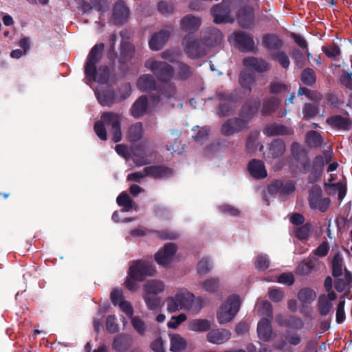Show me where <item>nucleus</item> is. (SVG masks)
Wrapping results in <instances>:
<instances>
[{
	"label": "nucleus",
	"mask_w": 352,
	"mask_h": 352,
	"mask_svg": "<svg viewBox=\"0 0 352 352\" xmlns=\"http://www.w3.org/2000/svg\"><path fill=\"white\" fill-rule=\"evenodd\" d=\"M170 36L168 30H162L154 33L148 41V45L151 50L159 51L163 48Z\"/></svg>",
	"instance_id": "nucleus-19"
},
{
	"label": "nucleus",
	"mask_w": 352,
	"mask_h": 352,
	"mask_svg": "<svg viewBox=\"0 0 352 352\" xmlns=\"http://www.w3.org/2000/svg\"><path fill=\"white\" fill-rule=\"evenodd\" d=\"M260 107V100L258 98H250L246 100L243 105L240 116L242 119L247 121V124L250 119H251L257 112Z\"/></svg>",
	"instance_id": "nucleus-17"
},
{
	"label": "nucleus",
	"mask_w": 352,
	"mask_h": 352,
	"mask_svg": "<svg viewBox=\"0 0 352 352\" xmlns=\"http://www.w3.org/2000/svg\"><path fill=\"white\" fill-rule=\"evenodd\" d=\"M306 142L309 146L318 148L322 144V138L318 132L309 131L306 134Z\"/></svg>",
	"instance_id": "nucleus-48"
},
{
	"label": "nucleus",
	"mask_w": 352,
	"mask_h": 352,
	"mask_svg": "<svg viewBox=\"0 0 352 352\" xmlns=\"http://www.w3.org/2000/svg\"><path fill=\"white\" fill-rule=\"evenodd\" d=\"M143 298L150 310H157L160 307L161 298L157 295L144 294Z\"/></svg>",
	"instance_id": "nucleus-52"
},
{
	"label": "nucleus",
	"mask_w": 352,
	"mask_h": 352,
	"mask_svg": "<svg viewBox=\"0 0 352 352\" xmlns=\"http://www.w3.org/2000/svg\"><path fill=\"white\" fill-rule=\"evenodd\" d=\"M183 42L184 52L190 58H201L207 54V48L205 44H204L202 38L199 41L188 34L184 36Z\"/></svg>",
	"instance_id": "nucleus-5"
},
{
	"label": "nucleus",
	"mask_w": 352,
	"mask_h": 352,
	"mask_svg": "<svg viewBox=\"0 0 352 352\" xmlns=\"http://www.w3.org/2000/svg\"><path fill=\"white\" fill-rule=\"evenodd\" d=\"M143 127L141 122L131 124L128 129L127 137L129 142H135L142 137Z\"/></svg>",
	"instance_id": "nucleus-45"
},
{
	"label": "nucleus",
	"mask_w": 352,
	"mask_h": 352,
	"mask_svg": "<svg viewBox=\"0 0 352 352\" xmlns=\"http://www.w3.org/2000/svg\"><path fill=\"white\" fill-rule=\"evenodd\" d=\"M247 125V121L241 118H230L222 124L221 133L226 136H230L242 131Z\"/></svg>",
	"instance_id": "nucleus-12"
},
{
	"label": "nucleus",
	"mask_w": 352,
	"mask_h": 352,
	"mask_svg": "<svg viewBox=\"0 0 352 352\" xmlns=\"http://www.w3.org/2000/svg\"><path fill=\"white\" fill-rule=\"evenodd\" d=\"M98 102L103 107H111L116 102V93L112 89L96 93Z\"/></svg>",
	"instance_id": "nucleus-35"
},
{
	"label": "nucleus",
	"mask_w": 352,
	"mask_h": 352,
	"mask_svg": "<svg viewBox=\"0 0 352 352\" xmlns=\"http://www.w3.org/2000/svg\"><path fill=\"white\" fill-rule=\"evenodd\" d=\"M300 80L307 86H313L316 82V76L314 70L307 67L301 73Z\"/></svg>",
	"instance_id": "nucleus-47"
},
{
	"label": "nucleus",
	"mask_w": 352,
	"mask_h": 352,
	"mask_svg": "<svg viewBox=\"0 0 352 352\" xmlns=\"http://www.w3.org/2000/svg\"><path fill=\"white\" fill-rule=\"evenodd\" d=\"M231 0H222L221 3L214 5L210 10L214 22L217 24L230 21Z\"/></svg>",
	"instance_id": "nucleus-10"
},
{
	"label": "nucleus",
	"mask_w": 352,
	"mask_h": 352,
	"mask_svg": "<svg viewBox=\"0 0 352 352\" xmlns=\"http://www.w3.org/2000/svg\"><path fill=\"white\" fill-rule=\"evenodd\" d=\"M272 58L278 62L283 68L287 69L290 65V60L287 53L283 50H280L276 53L271 54Z\"/></svg>",
	"instance_id": "nucleus-50"
},
{
	"label": "nucleus",
	"mask_w": 352,
	"mask_h": 352,
	"mask_svg": "<svg viewBox=\"0 0 352 352\" xmlns=\"http://www.w3.org/2000/svg\"><path fill=\"white\" fill-rule=\"evenodd\" d=\"M340 83L346 88L352 91V72L343 69L340 78Z\"/></svg>",
	"instance_id": "nucleus-64"
},
{
	"label": "nucleus",
	"mask_w": 352,
	"mask_h": 352,
	"mask_svg": "<svg viewBox=\"0 0 352 352\" xmlns=\"http://www.w3.org/2000/svg\"><path fill=\"white\" fill-rule=\"evenodd\" d=\"M261 315L265 316L266 318L272 320L273 317V309L271 303L267 300L263 301L258 309Z\"/></svg>",
	"instance_id": "nucleus-63"
},
{
	"label": "nucleus",
	"mask_w": 352,
	"mask_h": 352,
	"mask_svg": "<svg viewBox=\"0 0 352 352\" xmlns=\"http://www.w3.org/2000/svg\"><path fill=\"white\" fill-rule=\"evenodd\" d=\"M298 94L299 96L305 95L309 100H311L314 102H319L322 99V95L320 93L315 90H311L305 87H299Z\"/></svg>",
	"instance_id": "nucleus-53"
},
{
	"label": "nucleus",
	"mask_w": 352,
	"mask_h": 352,
	"mask_svg": "<svg viewBox=\"0 0 352 352\" xmlns=\"http://www.w3.org/2000/svg\"><path fill=\"white\" fill-rule=\"evenodd\" d=\"M86 77L93 81L107 84L110 77V69L107 65H101L98 68L95 66L93 74H85Z\"/></svg>",
	"instance_id": "nucleus-30"
},
{
	"label": "nucleus",
	"mask_w": 352,
	"mask_h": 352,
	"mask_svg": "<svg viewBox=\"0 0 352 352\" xmlns=\"http://www.w3.org/2000/svg\"><path fill=\"white\" fill-rule=\"evenodd\" d=\"M291 153L294 159L297 162H299L302 157L306 155L305 148L296 142H294L291 145Z\"/></svg>",
	"instance_id": "nucleus-59"
},
{
	"label": "nucleus",
	"mask_w": 352,
	"mask_h": 352,
	"mask_svg": "<svg viewBox=\"0 0 352 352\" xmlns=\"http://www.w3.org/2000/svg\"><path fill=\"white\" fill-rule=\"evenodd\" d=\"M243 64L246 67H252L259 73L267 72L270 68V64L264 59L256 57H247L243 60Z\"/></svg>",
	"instance_id": "nucleus-29"
},
{
	"label": "nucleus",
	"mask_w": 352,
	"mask_h": 352,
	"mask_svg": "<svg viewBox=\"0 0 352 352\" xmlns=\"http://www.w3.org/2000/svg\"><path fill=\"white\" fill-rule=\"evenodd\" d=\"M316 297V292L308 287L301 289L298 293V298L302 303H311Z\"/></svg>",
	"instance_id": "nucleus-49"
},
{
	"label": "nucleus",
	"mask_w": 352,
	"mask_h": 352,
	"mask_svg": "<svg viewBox=\"0 0 352 352\" xmlns=\"http://www.w3.org/2000/svg\"><path fill=\"white\" fill-rule=\"evenodd\" d=\"M156 273L153 263L148 261H133L129 266L128 276L138 282L143 281L147 276H153Z\"/></svg>",
	"instance_id": "nucleus-3"
},
{
	"label": "nucleus",
	"mask_w": 352,
	"mask_h": 352,
	"mask_svg": "<svg viewBox=\"0 0 352 352\" xmlns=\"http://www.w3.org/2000/svg\"><path fill=\"white\" fill-rule=\"evenodd\" d=\"M145 67L151 70L162 82H169L174 76L173 66L166 62L151 58L146 61Z\"/></svg>",
	"instance_id": "nucleus-4"
},
{
	"label": "nucleus",
	"mask_w": 352,
	"mask_h": 352,
	"mask_svg": "<svg viewBox=\"0 0 352 352\" xmlns=\"http://www.w3.org/2000/svg\"><path fill=\"white\" fill-rule=\"evenodd\" d=\"M201 38L206 48L214 47L221 43L223 38V34L217 28H211L205 32Z\"/></svg>",
	"instance_id": "nucleus-22"
},
{
	"label": "nucleus",
	"mask_w": 352,
	"mask_h": 352,
	"mask_svg": "<svg viewBox=\"0 0 352 352\" xmlns=\"http://www.w3.org/2000/svg\"><path fill=\"white\" fill-rule=\"evenodd\" d=\"M220 100L218 115L219 116H228L231 114L236 104L240 100V96L236 91L232 92H219L217 94Z\"/></svg>",
	"instance_id": "nucleus-6"
},
{
	"label": "nucleus",
	"mask_w": 352,
	"mask_h": 352,
	"mask_svg": "<svg viewBox=\"0 0 352 352\" xmlns=\"http://www.w3.org/2000/svg\"><path fill=\"white\" fill-rule=\"evenodd\" d=\"M135 52V47L129 42H124L121 45L120 56L118 59V63L120 65V69L123 65H126L133 57Z\"/></svg>",
	"instance_id": "nucleus-33"
},
{
	"label": "nucleus",
	"mask_w": 352,
	"mask_h": 352,
	"mask_svg": "<svg viewBox=\"0 0 352 352\" xmlns=\"http://www.w3.org/2000/svg\"><path fill=\"white\" fill-rule=\"evenodd\" d=\"M211 327V322L207 319H192L188 322V329L196 332H206Z\"/></svg>",
	"instance_id": "nucleus-39"
},
{
	"label": "nucleus",
	"mask_w": 352,
	"mask_h": 352,
	"mask_svg": "<svg viewBox=\"0 0 352 352\" xmlns=\"http://www.w3.org/2000/svg\"><path fill=\"white\" fill-rule=\"evenodd\" d=\"M342 257L339 253L334 255L332 261V275L337 278L342 274Z\"/></svg>",
	"instance_id": "nucleus-51"
},
{
	"label": "nucleus",
	"mask_w": 352,
	"mask_h": 352,
	"mask_svg": "<svg viewBox=\"0 0 352 352\" xmlns=\"http://www.w3.org/2000/svg\"><path fill=\"white\" fill-rule=\"evenodd\" d=\"M177 250V247L175 243H167L155 254V259L159 265H168Z\"/></svg>",
	"instance_id": "nucleus-15"
},
{
	"label": "nucleus",
	"mask_w": 352,
	"mask_h": 352,
	"mask_svg": "<svg viewBox=\"0 0 352 352\" xmlns=\"http://www.w3.org/2000/svg\"><path fill=\"white\" fill-rule=\"evenodd\" d=\"M101 119L103 120L104 124L109 128L112 135V140L114 142H120L122 137L121 131V115L111 111H107L102 114Z\"/></svg>",
	"instance_id": "nucleus-8"
},
{
	"label": "nucleus",
	"mask_w": 352,
	"mask_h": 352,
	"mask_svg": "<svg viewBox=\"0 0 352 352\" xmlns=\"http://www.w3.org/2000/svg\"><path fill=\"white\" fill-rule=\"evenodd\" d=\"M326 122L332 128L338 130L349 131L352 127V121L349 118H345L340 115L331 116L328 118Z\"/></svg>",
	"instance_id": "nucleus-27"
},
{
	"label": "nucleus",
	"mask_w": 352,
	"mask_h": 352,
	"mask_svg": "<svg viewBox=\"0 0 352 352\" xmlns=\"http://www.w3.org/2000/svg\"><path fill=\"white\" fill-rule=\"evenodd\" d=\"M311 224L310 223H306L296 228L295 235L301 241L306 240L309 237L311 232Z\"/></svg>",
	"instance_id": "nucleus-56"
},
{
	"label": "nucleus",
	"mask_w": 352,
	"mask_h": 352,
	"mask_svg": "<svg viewBox=\"0 0 352 352\" xmlns=\"http://www.w3.org/2000/svg\"><path fill=\"white\" fill-rule=\"evenodd\" d=\"M237 19L242 28H250L254 21V10L253 8L250 6L241 8L239 11Z\"/></svg>",
	"instance_id": "nucleus-24"
},
{
	"label": "nucleus",
	"mask_w": 352,
	"mask_h": 352,
	"mask_svg": "<svg viewBox=\"0 0 352 352\" xmlns=\"http://www.w3.org/2000/svg\"><path fill=\"white\" fill-rule=\"evenodd\" d=\"M332 303L324 298V294L320 296L318 298V310L322 316L328 315L332 311Z\"/></svg>",
	"instance_id": "nucleus-54"
},
{
	"label": "nucleus",
	"mask_w": 352,
	"mask_h": 352,
	"mask_svg": "<svg viewBox=\"0 0 352 352\" xmlns=\"http://www.w3.org/2000/svg\"><path fill=\"white\" fill-rule=\"evenodd\" d=\"M231 333L226 329H217L209 331L207 333V340L212 344H221L230 338Z\"/></svg>",
	"instance_id": "nucleus-26"
},
{
	"label": "nucleus",
	"mask_w": 352,
	"mask_h": 352,
	"mask_svg": "<svg viewBox=\"0 0 352 352\" xmlns=\"http://www.w3.org/2000/svg\"><path fill=\"white\" fill-rule=\"evenodd\" d=\"M280 104V100L275 97H270L267 98L262 107V114L268 116L275 112L277 107Z\"/></svg>",
	"instance_id": "nucleus-46"
},
{
	"label": "nucleus",
	"mask_w": 352,
	"mask_h": 352,
	"mask_svg": "<svg viewBox=\"0 0 352 352\" xmlns=\"http://www.w3.org/2000/svg\"><path fill=\"white\" fill-rule=\"evenodd\" d=\"M170 350L173 352H179L186 349L187 346L186 340L179 334L174 333L170 336Z\"/></svg>",
	"instance_id": "nucleus-42"
},
{
	"label": "nucleus",
	"mask_w": 352,
	"mask_h": 352,
	"mask_svg": "<svg viewBox=\"0 0 352 352\" xmlns=\"http://www.w3.org/2000/svg\"><path fill=\"white\" fill-rule=\"evenodd\" d=\"M148 109V100L146 96L139 97L131 107V116L135 118H140L143 116Z\"/></svg>",
	"instance_id": "nucleus-32"
},
{
	"label": "nucleus",
	"mask_w": 352,
	"mask_h": 352,
	"mask_svg": "<svg viewBox=\"0 0 352 352\" xmlns=\"http://www.w3.org/2000/svg\"><path fill=\"white\" fill-rule=\"evenodd\" d=\"M263 46L269 52H278L283 45V39L276 34L267 33L262 36Z\"/></svg>",
	"instance_id": "nucleus-16"
},
{
	"label": "nucleus",
	"mask_w": 352,
	"mask_h": 352,
	"mask_svg": "<svg viewBox=\"0 0 352 352\" xmlns=\"http://www.w3.org/2000/svg\"><path fill=\"white\" fill-rule=\"evenodd\" d=\"M129 16V9L123 1H117L113 8V19L116 25L126 21Z\"/></svg>",
	"instance_id": "nucleus-21"
},
{
	"label": "nucleus",
	"mask_w": 352,
	"mask_h": 352,
	"mask_svg": "<svg viewBox=\"0 0 352 352\" xmlns=\"http://www.w3.org/2000/svg\"><path fill=\"white\" fill-rule=\"evenodd\" d=\"M263 133L269 136L289 135L291 130L283 124H270L263 130Z\"/></svg>",
	"instance_id": "nucleus-36"
},
{
	"label": "nucleus",
	"mask_w": 352,
	"mask_h": 352,
	"mask_svg": "<svg viewBox=\"0 0 352 352\" xmlns=\"http://www.w3.org/2000/svg\"><path fill=\"white\" fill-rule=\"evenodd\" d=\"M319 113V107L318 105L311 103H305L302 108L303 117L306 120L316 116Z\"/></svg>",
	"instance_id": "nucleus-55"
},
{
	"label": "nucleus",
	"mask_w": 352,
	"mask_h": 352,
	"mask_svg": "<svg viewBox=\"0 0 352 352\" xmlns=\"http://www.w3.org/2000/svg\"><path fill=\"white\" fill-rule=\"evenodd\" d=\"M104 49L102 43L96 44L90 50L85 65V74H93L95 66L101 60Z\"/></svg>",
	"instance_id": "nucleus-9"
},
{
	"label": "nucleus",
	"mask_w": 352,
	"mask_h": 352,
	"mask_svg": "<svg viewBox=\"0 0 352 352\" xmlns=\"http://www.w3.org/2000/svg\"><path fill=\"white\" fill-rule=\"evenodd\" d=\"M193 68L184 62H177L176 66V79L186 80L193 75Z\"/></svg>",
	"instance_id": "nucleus-37"
},
{
	"label": "nucleus",
	"mask_w": 352,
	"mask_h": 352,
	"mask_svg": "<svg viewBox=\"0 0 352 352\" xmlns=\"http://www.w3.org/2000/svg\"><path fill=\"white\" fill-rule=\"evenodd\" d=\"M201 20L199 17L191 14L184 16L180 21V27L182 30L191 33L197 31L201 25Z\"/></svg>",
	"instance_id": "nucleus-28"
},
{
	"label": "nucleus",
	"mask_w": 352,
	"mask_h": 352,
	"mask_svg": "<svg viewBox=\"0 0 352 352\" xmlns=\"http://www.w3.org/2000/svg\"><path fill=\"white\" fill-rule=\"evenodd\" d=\"M322 190L319 185H314L309 190L308 202L312 210H318L320 212H326L330 205V199L322 197Z\"/></svg>",
	"instance_id": "nucleus-7"
},
{
	"label": "nucleus",
	"mask_w": 352,
	"mask_h": 352,
	"mask_svg": "<svg viewBox=\"0 0 352 352\" xmlns=\"http://www.w3.org/2000/svg\"><path fill=\"white\" fill-rule=\"evenodd\" d=\"M282 180L275 179L272 181L267 186V190L263 192V199L267 206L270 205V196L274 197L277 193L280 194Z\"/></svg>",
	"instance_id": "nucleus-38"
},
{
	"label": "nucleus",
	"mask_w": 352,
	"mask_h": 352,
	"mask_svg": "<svg viewBox=\"0 0 352 352\" xmlns=\"http://www.w3.org/2000/svg\"><path fill=\"white\" fill-rule=\"evenodd\" d=\"M94 130L96 135L101 140H107V130L105 128V124L102 119L101 120H98L95 122L94 126Z\"/></svg>",
	"instance_id": "nucleus-61"
},
{
	"label": "nucleus",
	"mask_w": 352,
	"mask_h": 352,
	"mask_svg": "<svg viewBox=\"0 0 352 352\" xmlns=\"http://www.w3.org/2000/svg\"><path fill=\"white\" fill-rule=\"evenodd\" d=\"M219 285V280L216 278H211L210 279L206 280L202 283V287L204 289L208 292L214 293L216 292L218 289Z\"/></svg>",
	"instance_id": "nucleus-62"
},
{
	"label": "nucleus",
	"mask_w": 352,
	"mask_h": 352,
	"mask_svg": "<svg viewBox=\"0 0 352 352\" xmlns=\"http://www.w3.org/2000/svg\"><path fill=\"white\" fill-rule=\"evenodd\" d=\"M232 35L235 44L241 52H250L254 50L255 43L251 34L239 31L233 33Z\"/></svg>",
	"instance_id": "nucleus-11"
},
{
	"label": "nucleus",
	"mask_w": 352,
	"mask_h": 352,
	"mask_svg": "<svg viewBox=\"0 0 352 352\" xmlns=\"http://www.w3.org/2000/svg\"><path fill=\"white\" fill-rule=\"evenodd\" d=\"M286 151L285 144L281 139L276 138L269 144L268 156L272 159L283 156Z\"/></svg>",
	"instance_id": "nucleus-34"
},
{
	"label": "nucleus",
	"mask_w": 352,
	"mask_h": 352,
	"mask_svg": "<svg viewBox=\"0 0 352 352\" xmlns=\"http://www.w3.org/2000/svg\"><path fill=\"white\" fill-rule=\"evenodd\" d=\"M163 85H159L157 90L158 96L156 99L157 101L160 100L161 96H164L166 98H170L173 97L177 93L176 86L172 82H164Z\"/></svg>",
	"instance_id": "nucleus-41"
},
{
	"label": "nucleus",
	"mask_w": 352,
	"mask_h": 352,
	"mask_svg": "<svg viewBox=\"0 0 352 352\" xmlns=\"http://www.w3.org/2000/svg\"><path fill=\"white\" fill-rule=\"evenodd\" d=\"M250 175L256 179H264L267 176L264 162L261 160L252 159L248 164Z\"/></svg>",
	"instance_id": "nucleus-20"
},
{
	"label": "nucleus",
	"mask_w": 352,
	"mask_h": 352,
	"mask_svg": "<svg viewBox=\"0 0 352 352\" xmlns=\"http://www.w3.org/2000/svg\"><path fill=\"white\" fill-rule=\"evenodd\" d=\"M270 320L268 318H263L257 324L258 337L263 342H268L272 337L273 329Z\"/></svg>",
	"instance_id": "nucleus-25"
},
{
	"label": "nucleus",
	"mask_w": 352,
	"mask_h": 352,
	"mask_svg": "<svg viewBox=\"0 0 352 352\" xmlns=\"http://www.w3.org/2000/svg\"><path fill=\"white\" fill-rule=\"evenodd\" d=\"M144 294L157 295L164 291V285L160 280H151L144 285Z\"/></svg>",
	"instance_id": "nucleus-43"
},
{
	"label": "nucleus",
	"mask_w": 352,
	"mask_h": 352,
	"mask_svg": "<svg viewBox=\"0 0 352 352\" xmlns=\"http://www.w3.org/2000/svg\"><path fill=\"white\" fill-rule=\"evenodd\" d=\"M318 259L314 256L304 258L297 266L296 273L298 275L307 276L320 268Z\"/></svg>",
	"instance_id": "nucleus-14"
},
{
	"label": "nucleus",
	"mask_w": 352,
	"mask_h": 352,
	"mask_svg": "<svg viewBox=\"0 0 352 352\" xmlns=\"http://www.w3.org/2000/svg\"><path fill=\"white\" fill-rule=\"evenodd\" d=\"M270 264V261L267 254H258L255 260V267L260 271L266 270Z\"/></svg>",
	"instance_id": "nucleus-57"
},
{
	"label": "nucleus",
	"mask_w": 352,
	"mask_h": 352,
	"mask_svg": "<svg viewBox=\"0 0 352 352\" xmlns=\"http://www.w3.org/2000/svg\"><path fill=\"white\" fill-rule=\"evenodd\" d=\"M116 201L119 206L123 207L124 212H129L134 208L136 210L135 204L126 192H121L118 196Z\"/></svg>",
	"instance_id": "nucleus-44"
},
{
	"label": "nucleus",
	"mask_w": 352,
	"mask_h": 352,
	"mask_svg": "<svg viewBox=\"0 0 352 352\" xmlns=\"http://www.w3.org/2000/svg\"><path fill=\"white\" fill-rule=\"evenodd\" d=\"M133 337L127 333L116 335L112 342V349L116 352H126L131 347Z\"/></svg>",
	"instance_id": "nucleus-18"
},
{
	"label": "nucleus",
	"mask_w": 352,
	"mask_h": 352,
	"mask_svg": "<svg viewBox=\"0 0 352 352\" xmlns=\"http://www.w3.org/2000/svg\"><path fill=\"white\" fill-rule=\"evenodd\" d=\"M146 177L155 179H166L173 176V169L165 165H152L145 167Z\"/></svg>",
	"instance_id": "nucleus-13"
},
{
	"label": "nucleus",
	"mask_w": 352,
	"mask_h": 352,
	"mask_svg": "<svg viewBox=\"0 0 352 352\" xmlns=\"http://www.w3.org/2000/svg\"><path fill=\"white\" fill-rule=\"evenodd\" d=\"M241 302L239 296H230L221 306L217 312V318L221 324L230 322L240 309Z\"/></svg>",
	"instance_id": "nucleus-2"
},
{
	"label": "nucleus",
	"mask_w": 352,
	"mask_h": 352,
	"mask_svg": "<svg viewBox=\"0 0 352 352\" xmlns=\"http://www.w3.org/2000/svg\"><path fill=\"white\" fill-rule=\"evenodd\" d=\"M178 305H180L181 309H190L192 307V299L195 295L188 290L179 291L176 294Z\"/></svg>",
	"instance_id": "nucleus-40"
},
{
	"label": "nucleus",
	"mask_w": 352,
	"mask_h": 352,
	"mask_svg": "<svg viewBox=\"0 0 352 352\" xmlns=\"http://www.w3.org/2000/svg\"><path fill=\"white\" fill-rule=\"evenodd\" d=\"M324 160L322 155H316L312 162L307 159L300 162V171L303 174L309 173L307 180L309 184H314L318 182L323 173L324 167Z\"/></svg>",
	"instance_id": "nucleus-1"
},
{
	"label": "nucleus",
	"mask_w": 352,
	"mask_h": 352,
	"mask_svg": "<svg viewBox=\"0 0 352 352\" xmlns=\"http://www.w3.org/2000/svg\"><path fill=\"white\" fill-rule=\"evenodd\" d=\"M322 51L329 58H336L341 54L340 48L335 43L329 46H322Z\"/></svg>",
	"instance_id": "nucleus-60"
},
{
	"label": "nucleus",
	"mask_w": 352,
	"mask_h": 352,
	"mask_svg": "<svg viewBox=\"0 0 352 352\" xmlns=\"http://www.w3.org/2000/svg\"><path fill=\"white\" fill-rule=\"evenodd\" d=\"M138 88L142 91H157L159 89L155 78L151 74H144L140 76L137 81Z\"/></svg>",
	"instance_id": "nucleus-31"
},
{
	"label": "nucleus",
	"mask_w": 352,
	"mask_h": 352,
	"mask_svg": "<svg viewBox=\"0 0 352 352\" xmlns=\"http://www.w3.org/2000/svg\"><path fill=\"white\" fill-rule=\"evenodd\" d=\"M256 81L255 74L253 72L244 69L239 74V82L243 89L244 94L249 95L252 90V85Z\"/></svg>",
	"instance_id": "nucleus-23"
},
{
	"label": "nucleus",
	"mask_w": 352,
	"mask_h": 352,
	"mask_svg": "<svg viewBox=\"0 0 352 352\" xmlns=\"http://www.w3.org/2000/svg\"><path fill=\"white\" fill-rule=\"evenodd\" d=\"M304 322L302 319L296 316H287V328L294 330H300L303 328Z\"/></svg>",
	"instance_id": "nucleus-58"
}]
</instances>
